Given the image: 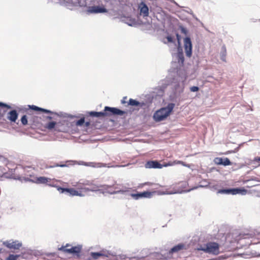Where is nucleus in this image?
Returning <instances> with one entry per match:
<instances>
[{
    "mask_svg": "<svg viewBox=\"0 0 260 260\" xmlns=\"http://www.w3.org/2000/svg\"><path fill=\"white\" fill-rule=\"evenodd\" d=\"M193 181V179H190L189 182L186 181H181L173 186L171 187L172 189H167L165 191V193L166 194H174V193H180L183 192H188L194 189L198 188L199 187H201L202 185H196L192 186L191 185V182Z\"/></svg>",
    "mask_w": 260,
    "mask_h": 260,
    "instance_id": "obj_1",
    "label": "nucleus"
},
{
    "mask_svg": "<svg viewBox=\"0 0 260 260\" xmlns=\"http://www.w3.org/2000/svg\"><path fill=\"white\" fill-rule=\"evenodd\" d=\"M174 106V104L170 103L166 107L162 108L156 111L153 115L155 121H160L166 118L170 114Z\"/></svg>",
    "mask_w": 260,
    "mask_h": 260,
    "instance_id": "obj_2",
    "label": "nucleus"
},
{
    "mask_svg": "<svg viewBox=\"0 0 260 260\" xmlns=\"http://www.w3.org/2000/svg\"><path fill=\"white\" fill-rule=\"evenodd\" d=\"M112 186H109L108 185H98L97 184H94L93 182H91L90 185L88 187H84L83 188L84 190H86L87 191H95L100 190V188H102L103 189L107 190L108 192L110 193H116L120 191L123 192V190L118 189L116 191H112L111 188Z\"/></svg>",
    "mask_w": 260,
    "mask_h": 260,
    "instance_id": "obj_3",
    "label": "nucleus"
},
{
    "mask_svg": "<svg viewBox=\"0 0 260 260\" xmlns=\"http://www.w3.org/2000/svg\"><path fill=\"white\" fill-rule=\"evenodd\" d=\"M58 250L64 253L73 254L79 256L82 250V246L78 245L75 246H72L71 244H67L65 246H62L61 247L58 248Z\"/></svg>",
    "mask_w": 260,
    "mask_h": 260,
    "instance_id": "obj_4",
    "label": "nucleus"
},
{
    "mask_svg": "<svg viewBox=\"0 0 260 260\" xmlns=\"http://www.w3.org/2000/svg\"><path fill=\"white\" fill-rule=\"evenodd\" d=\"M205 252L217 255L219 253V245L215 242H209L204 247L199 248Z\"/></svg>",
    "mask_w": 260,
    "mask_h": 260,
    "instance_id": "obj_5",
    "label": "nucleus"
},
{
    "mask_svg": "<svg viewBox=\"0 0 260 260\" xmlns=\"http://www.w3.org/2000/svg\"><path fill=\"white\" fill-rule=\"evenodd\" d=\"M247 191L244 188H231V189H222L217 191L218 193L221 194H231L233 195L237 194H245Z\"/></svg>",
    "mask_w": 260,
    "mask_h": 260,
    "instance_id": "obj_6",
    "label": "nucleus"
},
{
    "mask_svg": "<svg viewBox=\"0 0 260 260\" xmlns=\"http://www.w3.org/2000/svg\"><path fill=\"white\" fill-rule=\"evenodd\" d=\"M3 245L10 249L19 250L22 247L21 242L18 240H10L3 242Z\"/></svg>",
    "mask_w": 260,
    "mask_h": 260,
    "instance_id": "obj_7",
    "label": "nucleus"
},
{
    "mask_svg": "<svg viewBox=\"0 0 260 260\" xmlns=\"http://www.w3.org/2000/svg\"><path fill=\"white\" fill-rule=\"evenodd\" d=\"M105 114L106 116H111V115H122L125 113V112L124 111H122L119 109L116 108H111L109 107H105L104 109V111L103 112Z\"/></svg>",
    "mask_w": 260,
    "mask_h": 260,
    "instance_id": "obj_8",
    "label": "nucleus"
},
{
    "mask_svg": "<svg viewBox=\"0 0 260 260\" xmlns=\"http://www.w3.org/2000/svg\"><path fill=\"white\" fill-rule=\"evenodd\" d=\"M184 44L186 55L190 57L192 54V44L190 39L188 37L185 38L184 40Z\"/></svg>",
    "mask_w": 260,
    "mask_h": 260,
    "instance_id": "obj_9",
    "label": "nucleus"
},
{
    "mask_svg": "<svg viewBox=\"0 0 260 260\" xmlns=\"http://www.w3.org/2000/svg\"><path fill=\"white\" fill-rule=\"evenodd\" d=\"M88 12L91 13H102L107 12V10L104 7L94 6L89 7Z\"/></svg>",
    "mask_w": 260,
    "mask_h": 260,
    "instance_id": "obj_10",
    "label": "nucleus"
},
{
    "mask_svg": "<svg viewBox=\"0 0 260 260\" xmlns=\"http://www.w3.org/2000/svg\"><path fill=\"white\" fill-rule=\"evenodd\" d=\"M140 9V14L143 17H147L149 15V9L147 6L143 2H142L139 7Z\"/></svg>",
    "mask_w": 260,
    "mask_h": 260,
    "instance_id": "obj_11",
    "label": "nucleus"
},
{
    "mask_svg": "<svg viewBox=\"0 0 260 260\" xmlns=\"http://www.w3.org/2000/svg\"><path fill=\"white\" fill-rule=\"evenodd\" d=\"M172 164H145L146 168L161 169L164 167L171 166Z\"/></svg>",
    "mask_w": 260,
    "mask_h": 260,
    "instance_id": "obj_12",
    "label": "nucleus"
},
{
    "mask_svg": "<svg viewBox=\"0 0 260 260\" xmlns=\"http://www.w3.org/2000/svg\"><path fill=\"white\" fill-rule=\"evenodd\" d=\"M18 114L15 110L10 111L7 114V119L12 122H15L18 118Z\"/></svg>",
    "mask_w": 260,
    "mask_h": 260,
    "instance_id": "obj_13",
    "label": "nucleus"
},
{
    "mask_svg": "<svg viewBox=\"0 0 260 260\" xmlns=\"http://www.w3.org/2000/svg\"><path fill=\"white\" fill-rule=\"evenodd\" d=\"M151 195V192L149 191H144L143 192L131 194V196L135 200H138L141 198H149Z\"/></svg>",
    "mask_w": 260,
    "mask_h": 260,
    "instance_id": "obj_14",
    "label": "nucleus"
},
{
    "mask_svg": "<svg viewBox=\"0 0 260 260\" xmlns=\"http://www.w3.org/2000/svg\"><path fill=\"white\" fill-rule=\"evenodd\" d=\"M185 249V246L184 244H179L171 248L169 251V254L176 253L179 251Z\"/></svg>",
    "mask_w": 260,
    "mask_h": 260,
    "instance_id": "obj_15",
    "label": "nucleus"
},
{
    "mask_svg": "<svg viewBox=\"0 0 260 260\" xmlns=\"http://www.w3.org/2000/svg\"><path fill=\"white\" fill-rule=\"evenodd\" d=\"M66 192L69 193L71 196H80L82 197L83 196V194L81 193V192H79L78 190L75 189L73 188H68L66 189Z\"/></svg>",
    "mask_w": 260,
    "mask_h": 260,
    "instance_id": "obj_16",
    "label": "nucleus"
},
{
    "mask_svg": "<svg viewBox=\"0 0 260 260\" xmlns=\"http://www.w3.org/2000/svg\"><path fill=\"white\" fill-rule=\"evenodd\" d=\"M29 108L31 110L37 111H41L46 113H52V112L50 110L43 109L35 105L29 106Z\"/></svg>",
    "mask_w": 260,
    "mask_h": 260,
    "instance_id": "obj_17",
    "label": "nucleus"
},
{
    "mask_svg": "<svg viewBox=\"0 0 260 260\" xmlns=\"http://www.w3.org/2000/svg\"><path fill=\"white\" fill-rule=\"evenodd\" d=\"M90 255L93 259H98L100 256H108V255L103 251L99 252H91Z\"/></svg>",
    "mask_w": 260,
    "mask_h": 260,
    "instance_id": "obj_18",
    "label": "nucleus"
},
{
    "mask_svg": "<svg viewBox=\"0 0 260 260\" xmlns=\"http://www.w3.org/2000/svg\"><path fill=\"white\" fill-rule=\"evenodd\" d=\"M105 114L103 112H94V111H91L88 112V115L90 116L91 117H105Z\"/></svg>",
    "mask_w": 260,
    "mask_h": 260,
    "instance_id": "obj_19",
    "label": "nucleus"
},
{
    "mask_svg": "<svg viewBox=\"0 0 260 260\" xmlns=\"http://www.w3.org/2000/svg\"><path fill=\"white\" fill-rule=\"evenodd\" d=\"M50 181V179L45 177H38L36 179L37 183L46 184Z\"/></svg>",
    "mask_w": 260,
    "mask_h": 260,
    "instance_id": "obj_20",
    "label": "nucleus"
},
{
    "mask_svg": "<svg viewBox=\"0 0 260 260\" xmlns=\"http://www.w3.org/2000/svg\"><path fill=\"white\" fill-rule=\"evenodd\" d=\"M81 183H82L81 180L78 182L76 185H74V186L77 188V190L83 194V192H86V190H84V189H83V188H84V187Z\"/></svg>",
    "mask_w": 260,
    "mask_h": 260,
    "instance_id": "obj_21",
    "label": "nucleus"
},
{
    "mask_svg": "<svg viewBox=\"0 0 260 260\" xmlns=\"http://www.w3.org/2000/svg\"><path fill=\"white\" fill-rule=\"evenodd\" d=\"M214 162H231L230 159L225 157H216L214 159Z\"/></svg>",
    "mask_w": 260,
    "mask_h": 260,
    "instance_id": "obj_22",
    "label": "nucleus"
},
{
    "mask_svg": "<svg viewBox=\"0 0 260 260\" xmlns=\"http://www.w3.org/2000/svg\"><path fill=\"white\" fill-rule=\"evenodd\" d=\"M128 105L133 106H140L141 107H142L144 105V104H141L140 102L135 100L130 99L128 102Z\"/></svg>",
    "mask_w": 260,
    "mask_h": 260,
    "instance_id": "obj_23",
    "label": "nucleus"
},
{
    "mask_svg": "<svg viewBox=\"0 0 260 260\" xmlns=\"http://www.w3.org/2000/svg\"><path fill=\"white\" fill-rule=\"evenodd\" d=\"M226 55V50L225 47H223L221 49L220 53V58L222 60L225 61V58Z\"/></svg>",
    "mask_w": 260,
    "mask_h": 260,
    "instance_id": "obj_24",
    "label": "nucleus"
},
{
    "mask_svg": "<svg viewBox=\"0 0 260 260\" xmlns=\"http://www.w3.org/2000/svg\"><path fill=\"white\" fill-rule=\"evenodd\" d=\"M56 122L54 121L49 122L45 125V128L49 130H51L55 127Z\"/></svg>",
    "mask_w": 260,
    "mask_h": 260,
    "instance_id": "obj_25",
    "label": "nucleus"
},
{
    "mask_svg": "<svg viewBox=\"0 0 260 260\" xmlns=\"http://www.w3.org/2000/svg\"><path fill=\"white\" fill-rule=\"evenodd\" d=\"M20 256V255L18 254H10L6 258L5 260H17L18 258Z\"/></svg>",
    "mask_w": 260,
    "mask_h": 260,
    "instance_id": "obj_26",
    "label": "nucleus"
},
{
    "mask_svg": "<svg viewBox=\"0 0 260 260\" xmlns=\"http://www.w3.org/2000/svg\"><path fill=\"white\" fill-rule=\"evenodd\" d=\"M85 123V117H82L80 118L79 120H77L75 124L76 126H82Z\"/></svg>",
    "mask_w": 260,
    "mask_h": 260,
    "instance_id": "obj_27",
    "label": "nucleus"
},
{
    "mask_svg": "<svg viewBox=\"0 0 260 260\" xmlns=\"http://www.w3.org/2000/svg\"><path fill=\"white\" fill-rule=\"evenodd\" d=\"M21 122L23 125H26L28 123L27 117L26 115H23L21 118Z\"/></svg>",
    "mask_w": 260,
    "mask_h": 260,
    "instance_id": "obj_28",
    "label": "nucleus"
},
{
    "mask_svg": "<svg viewBox=\"0 0 260 260\" xmlns=\"http://www.w3.org/2000/svg\"><path fill=\"white\" fill-rule=\"evenodd\" d=\"M178 57L179 61H181L182 63L184 61V56L182 52H179L178 53Z\"/></svg>",
    "mask_w": 260,
    "mask_h": 260,
    "instance_id": "obj_29",
    "label": "nucleus"
},
{
    "mask_svg": "<svg viewBox=\"0 0 260 260\" xmlns=\"http://www.w3.org/2000/svg\"><path fill=\"white\" fill-rule=\"evenodd\" d=\"M82 183H81L84 186V187H88L90 185V183L91 182L86 180V181H82Z\"/></svg>",
    "mask_w": 260,
    "mask_h": 260,
    "instance_id": "obj_30",
    "label": "nucleus"
},
{
    "mask_svg": "<svg viewBox=\"0 0 260 260\" xmlns=\"http://www.w3.org/2000/svg\"><path fill=\"white\" fill-rule=\"evenodd\" d=\"M0 107L6 108L7 109H8L11 108V107L10 105H7L5 103H2V102H0Z\"/></svg>",
    "mask_w": 260,
    "mask_h": 260,
    "instance_id": "obj_31",
    "label": "nucleus"
},
{
    "mask_svg": "<svg viewBox=\"0 0 260 260\" xmlns=\"http://www.w3.org/2000/svg\"><path fill=\"white\" fill-rule=\"evenodd\" d=\"M199 88L198 86H192L190 87V90L191 92H196L199 91Z\"/></svg>",
    "mask_w": 260,
    "mask_h": 260,
    "instance_id": "obj_32",
    "label": "nucleus"
},
{
    "mask_svg": "<svg viewBox=\"0 0 260 260\" xmlns=\"http://www.w3.org/2000/svg\"><path fill=\"white\" fill-rule=\"evenodd\" d=\"M67 188H62L61 187H58L57 190L59 191L61 193H63L64 192H66Z\"/></svg>",
    "mask_w": 260,
    "mask_h": 260,
    "instance_id": "obj_33",
    "label": "nucleus"
},
{
    "mask_svg": "<svg viewBox=\"0 0 260 260\" xmlns=\"http://www.w3.org/2000/svg\"><path fill=\"white\" fill-rule=\"evenodd\" d=\"M67 166L66 164H56V165L53 166H50V167H64Z\"/></svg>",
    "mask_w": 260,
    "mask_h": 260,
    "instance_id": "obj_34",
    "label": "nucleus"
},
{
    "mask_svg": "<svg viewBox=\"0 0 260 260\" xmlns=\"http://www.w3.org/2000/svg\"><path fill=\"white\" fill-rule=\"evenodd\" d=\"M167 39L168 40V42H169V43H172L173 42V38H172V37L171 36H167Z\"/></svg>",
    "mask_w": 260,
    "mask_h": 260,
    "instance_id": "obj_35",
    "label": "nucleus"
},
{
    "mask_svg": "<svg viewBox=\"0 0 260 260\" xmlns=\"http://www.w3.org/2000/svg\"><path fill=\"white\" fill-rule=\"evenodd\" d=\"M126 99H127V97L126 96L123 97L122 100H121V103L122 104H125L126 103Z\"/></svg>",
    "mask_w": 260,
    "mask_h": 260,
    "instance_id": "obj_36",
    "label": "nucleus"
},
{
    "mask_svg": "<svg viewBox=\"0 0 260 260\" xmlns=\"http://www.w3.org/2000/svg\"><path fill=\"white\" fill-rule=\"evenodd\" d=\"M84 124L85 127H87L90 125V121H86V122H85V123Z\"/></svg>",
    "mask_w": 260,
    "mask_h": 260,
    "instance_id": "obj_37",
    "label": "nucleus"
},
{
    "mask_svg": "<svg viewBox=\"0 0 260 260\" xmlns=\"http://www.w3.org/2000/svg\"><path fill=\"white\" fill-rule=\"evenodd\" d=\"M254 161H260V157H255L253 160Z\"/></svg>",
    "mask_w": 260,
    "mask_h": 260,
    "instance_id": "obj_38",
    "label": "nucleus"
},
{
    "mask_svg": "<svg viewBox=\"0 0 260 260\" xmlns=\"http://www.w3.org/2000/svg\"><path fill=\"white\" fill-rule=\"evenodd\" d=\"M176 37H177V39L178 40V41L179 42L180 41V36H179V35L178 34H176Z\"/></svg>",
    "mask_w": 260,
    "mask_h": 260,
    "instance_id": "obj_39",
    "label": "nucleus"
},
{
    "mask_svg": "<svg viewBox=\"0 0 260 260\" xmlns=\"http://www.w3.org/2000/svg\"><path fill=\"white\" fill-rule=\"evenodd\" d=\"M65 162L68 163V162H78L76 161H73V160H67Z\"/></svg>",
    "mask_w": 260,
    "mask_h": 260,
    "instance_id": "obj_40",
    "label": "nucleus"
},
{
    "mask_svg": "<svg viewBox=\"0 0 260 260\" xmlns=\"http://www.w3.org/2000/svg\"><path fill=\"white\" fill-rule=\"evenodd\" d=\"M147 162H152V163H153V162H159L156 161V160H152V161H148Z\"/></svg>",
    "mask_w": 260,
    "mask_h": 260,
    "instance_id": "obj_41",
    "label": "nucleus"
},
{
    "mask_svg": "<svg viewBox=\"0 0 260 260\" xmlns=\"http://www.w3.org/2000/svg\"><path fill=\"white\" fill-rule=\"evenodd\" d=\"M219 165H223L224 166H226V165H231V164H219Z\"/></svg>",
    "mask_w": 260,
    "mask_h": 260,
    "instance_id": "obj_42",
    "label": "nucleus"
},
{
    "mask_svg": "<svg viewBox=\"0 0 260 260\" xmlns=\"http://www.w3.org/2000/svg\"><path fill=\"white\" fill-rule=\"evenodd\" d=\"M256 184H251L250 186H248L247 187H252L256 186Z\"/></svg>",
    "mask_w": 260,
    "mask_h": 260,
    "instance_id": "obj_43",
    "label": "nucleus"
},
{
    "mask_svg": "<svg viewBox=\"0 0 260 260\" xmlns=\"http://www.w3.org/2000/svg\"><path fill=\"white\" fill-rule=\"evenodd\" d=\"M47 119L51 120L52 119V117L51 116H47Z\"/></svg>",
    "mask_w": 260,
    "mask_h": 260,
    "instance_id": "obj_44",
    "label": "nucleus"
},
{
    "mask_svg": "<svg viewBox=\"0 0 260 260\" xmlns=\"http://www.w3.org/2000/svg\"><path fill=\"white\" fill-rule=\"evenodd\" d=\"M249 181V180H244V181H243V182H244V183H246V182H248V181Z\"/></svg>",
    "mask_w": 260,
    "mask_h": 260,
    "instance_id": "obj_45",
    "label": "nucleus"
},
{
    "mask_svg": "<svg viewBox=\"0 0 260 260\" xmlns=\"http://www.w3.org/2000/svg\"><path fill=\"white\" fill-rule=\"evenodd\" d=\"M182 31L184 32H185V30L184 28H182Z\"/></svg>",
    "mask_w": 260,
    "mask_h": 260,
    "instance_id": "obj_46",
    "label": "nucleus"
},
{
    "mask_svg": "<svg viewBox=\"0 0 260 260\" xmlns=\"http://www.w3.org/2000/svg\"><path fill=\"white\" fill-rule=\"evenodd\" d=\"M3 249L2 248L0 249V253L2 252Z\"/></svg>",
    "mask_w": 260,
    "mask_h": 260,
    "instance_id": "obj_47",
    "label": "nucleus"
},
{
    "mask_svg": "<svg viewBox=\"0 0 260 260\" xmlns=\"http://www.w3.org/2000/svg\"><path fill=\"white\" fill-rule=\"evenodd\" d=\"M114 188H115V189H118V188L117 187H114Z\"/></svg>",
    "mask_w": 260,
    "mask_h": 260,
    "instance_id": "obj_48",
    "label": "nucleus"
},
{
    "mask_svg": "<svg viewBox=\"0 0 260 260\" xmlns=\"http://www.w3.org/2000/svg\"><path fill=\"white\" fill-rule=\"evenodd\" d=\"M183 164L185 166H187V165H185L184 164ZM188 167H189V166H188Z\"/></svg>",
    "mask_w": 260,
    "mask_h": 260,
    "instance_id": "obj_49",
    "label": "nucleus"
},
{
    "mask_svg": "<svg viewBox=\"0 0 260 260\" xmlns=\"http://www.w3.org/2000/svg\"><path fill=\"white\" fill-rule=\"evenodd\" d=\"M177 162L180 163L181 162L180 161H178Z\"/></svg>",
    "mask_w": 260,
    "mask_h": 260,
    "instance_id": "obj_50",
    "label": "nucleus"
},
{
    "mask_svg": "<svg viewBox=\"0 0 260 260\" xmlns=\"http://www.w3.org/2000/svg\"><path fill=\"white\" fill-rule=\"evenodd\" d=\"M27 114H29V112H28V111H27Z\"/></svg>",
    "mask_w": 260,
    "mask_h": 260,
    "instance_id": "obj_51",
    "label": "nucleus"
}]
</instances>
